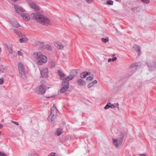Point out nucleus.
Masks as SVG:
<instances>
[{"mask_svg":"<svg viewBox=\"0 0 156 156\" xmlns=\"http://www.w3.org/2000/svg\"><path fill=\"white\" fill-rule=\"evenodd\" d=\"M78 16V17L79 18H80V17H79L78 16Z\"/></svg>","mask_w":156,"mask_h":156,"instance_id":"50","label":"nucleus"},{"mask_svg":"<svg viewBox=\"0 0 156 156\" xmlns=\"http://www.w3.org/2000/svg\"><path fill=\"white\" fill-rule=\"evenodd\" d=\"M11 122L12 123L15 124H16V125H19V124L18 122H16V121H14L13 120H11Z\"/></svg>","mask_w":156,"mask_h":156,"instance_id":"36","label":"nucleus"},{"mask_svg":"<svg viewBox=\"0 0 156 156\" xmlns=\"http://www.w3.org/2000/svg\"><path fill=\"white\" fill-rule=\"evenodd\" d=\"M18 68L20 73L22 77L24 78L25 76V72L24 66L22 63H19Z\"/></svg>","mask_w":156,"mask_h":156,"instance_id":"5","label":"nucleus"},{"mask_svg":"<svg viewBox=\"0 0 156 156\" xmlns=\"http://www.w3.org/2000/svg\"><path fill=\"white\" fill-rule=\"evenodd\" d=\"M91 73L90 72H84L81 73L80 75V77L82 78H85L87 76L90 75Z\"/></svg>","mask_w":156,"mask_h":156,"instance_id":"15","label":"nucleus"},{"mask_svg":"<svg viewBox=\"0 0 156 156\" xmlns=\"http://www.w3.org/2000/svg\"><path fill=\"white\" fill-rule=\"evenodd\" d=\"M74 78V76L72 75H70L69 76H68L65 79L67 80H69V81L70 80H72Z\"/></svg>","mask_w":156,"mask_h":156,"instance_id":"27","label":"nucleus"},{"mask_svg":"<svg viewBox=\"0 0 156 156\" xmlns=\"http://www.w3.org/2000/svg\"><path fill=\"white\" fill-rule=\"evenodd\" d=\"M21 16L23 19L26 21H28L30 19V16L28 14H27L23 13L21 14Z\"/></svg>","mask_w":156,"mask_h":156,"instance_id":"14","label":"nucleus"},{"mask_svg":"<svg viewBox=\"0 0 156 156\" xmlns=\"http://www.w3.org/2000/svg\"><path fill=\"white\" fill-rule=\"evenodd\" d=\"M124 137V133L120 132L119 137L117 139H113V144L117 147L120 146L122 145Z\"/></svg>","mask_w":156,"mask_h":156,"instance_id":"3","label":"nucleus"},{"mask_svg":"<svg viewBox=\"0 0 156 156\" xmlns=\"http://www.w3.org/2000/svg\"><path fill=\"white\" fill-rule=\"evenodd\" d=\"M131 10L134 12H137L139 11L140 8L138 7H135L132 8Z\"/></svg>","mask_w":156,"mask_h":156,"instance_id":"22","label":"nucleus"},{"mask_svg":"<svg viewBox=\"0 0 156 156\" xmlns=\"http://www.w3.org/2000/svg\"><path fill=\"white\" fill-rule=\"evenodd\" d=\"M14 32L16 34H17V35H20V31H18V30L17 29H15L14 30Z\"/></svg>","mask_w":156,"mask_h":156,"instance_id":"33","label":"nucleus"},{"mask_svg":"<svg viewBox=\"0 0 156 156\" xmlns=\"http://www.w3.org/2000/svg\"><path fill=\"white\" fill-rule=\"evenodd\" d=\"M28 156H37V154L34 153H30L29 154Z\"/></svg>","mask_w":156,"mask_h":156,"instance_id":"35","label":"nucleus"},{"mask_svg":"<svg viewBox=\"0 0 156 156\" xmlns=\"http://www.w3.org/2000/svg\"><path fill=\"white\" fill-rule=\"evenodd\" d=\"M40 72L43 77L47 78L48 77V69L47 68H44L41 69Z\"/></svg>","mask_w":156,"mask_h":156,"instance_id":"9","label":"nucleus"},{"mask_svg":"<svg viewBox=\"0 0 156 156\" xmlns=\"http://www.w3.org/2000/svg\"><path fill=\"white\" fill-rule=\"evenodd\" d=\"M63 80L62 84V88H69V80L65 79Z\"/></svg>","mask_w":156,"mask_h":156,"instance_id":"12","label":"nucleus"},{"mask_svg":"<svg viewBox=\"0 0 156 156\" xmlns=\"http://www.w3.org/2000/svg\"><path fill=\"white\" fill-rule=\"evenodd\" d=\"M55 95H53V96H51V97H46V98H55Z\"/></svg>","mask_w":156,"mask_h":156,"instance_id":"44","label":"nucleus"},{"mask_svg":"<svg viewBox=\"0 0 156 156\" xmlns=\"http://www.w3.org/2000/svg\"><path fill=\"white\" fill-rule=\"evenodd\" d=\"M77 83L79 85H83L86 84V83L85 81H83L82 79H80L77 80Z\"/></svg>","mask_w":156,"mask_h":156,"instance_id":"20","label":"nucleus"},{"mask_svg":"<svg viewBox=\"0 0 156 156\" xmlns=\"http://www.w3.org/2000/svg\"><path fill=\"white\" fill-rule=\"evenodd\" d=\"M141 63L140 62H136L131 64L129 66V70L131 71L130 75H131L138 67H141Z\"/></svg>","mask_w":156,"mask_h":156,"instance_id":"4","label":"nucleus"},{"mask_svg":"<svg viewBox=\"0 0 156 156\" xmlns=\"http://www.w3.org/2000/svg\"><path fill=\"white\" fill-rule=\"evenodd\" d=\"M69 88H61L60 91L61 93H66V94H68L69 92L71 90L69 89L68 90Z\"/></svg>","mask_w":156,"mask_h":156,"instance_id":"18","label":"nucleus"},{"mask_svg":"<svg viewBox=\"0 0 156 156\" xmlns=\"http://www.w3.org/2000/svg\"><path fill=\"white\" fill-rule=\"evenodd\" d=\"M85 1L88 3H90L93 0H85Z\"/></svg>","mask_w":156,"mask_h":156,"instance_id":"42","label":"nucleus"},{"mask_svg":"<svg viewBox=\"0 0 156 156\" xmlns=\"http://www.w3.org/2000/svg\"><path fill=\"white\" fill-rule=\"evenodd\" d=\"M116 59L117 58L116 57H115L113 58L112 59V61L113 62L116 60Z\"/></svg>","mask_w":156,"mask_h":156,"instance_id":"43","label":"nucleus"},{"mask_svg":"<svg viewBox=\"0 0 156 156\" xmlns=\"http://www.w3.org/2000/svg\"><path fill=\"white\" fill-rule=\"evenodd\" d=\"M55 108L52 107L51 109V113L50 115L49 116L48 118V119L49 121L51 120V121H54L55 119L56 116V114H54Z\"/></svg>","mask_w":156,"mask_h":156,"instance_id":"7","label":"nucleus"},{"mask_svg":"<svg viewBox=\"0 0 156 156\" xmlns=\"http://www.w3.org/2000/svg\"><path fill=\"white\" fill-rule=\"evenodd\" d=\"M62 129L61 128H59L57 129L56 132V134L58 136L60 135L62 133Z\"/></svg>","mask_w":156,"mask_h":156,"instance_id":"21","label":"nucleus"},{"mask_svg":"<svg viewBox=\"0 0 156 156\" xmlns=\"http://www.w3.org/2000/svg\"><path fill=\"white\" fill-rule=\"evenodd\" d=\"M141 1L144 3L148 4L150 2V0H140Z\"/></svg>","mask_w":156,"mask_h":156,"instance_id":"34","label":"nucleus"},{"mask_svg":"<svg viewBox=\"0 0 156 156\" xmlns=\"http://www.w3.org/2000/svg\"><path fill=\"white\" fill-rule=\"evenodd\" d=\"M101 41L103 43H105L108 41V37H107L106 38H102Z\"/></svg>","mask_w":156,"mask_h":156,"instance_id":"30","label":"nucleus"},{"mask_svg":"<svg viewBox=\"0 0 156 156\" xmlns=\"http://www.w3.org/2000/svg\"><path fill=\"white\" fill-rule=\"evenodd\" d=\"M31 17L32 19L35 20L38 22L42 25L47 26L50 23L49 19L40 13H33L31 14Z\"/></svg>","mask_w":156,"mask_h":156,"instance_id":"1","label":"nucleus"},{"mask_svg":"<svg viewBox=\"0 0 156 156\" xmlns=\"http://www.w3.org/2000/svg\"><path fill=\"white\" fill-rule=\"evenodd\" d=\"M33 56L35 58L37 64L39 65H41L43 63H45L47 61V57L42 55L41 52L34 53Z\"/></svg>","mask_w":156,"mask_h":156,"instance_id":"2","label":"nucleus"},{"mask_svg":"<svg viewBox=\"0 0 156 156\" xmlns=\"http://www.w3.org/2000/svg\"><path fill=\"white\" fill-rule=\"evenodd\" d=\"M97 82V80H94L93 82L89 83L88 85V88L90 87H91L93 86L95 83H96Z\"/></svg>","mask_w":156,"mask_h":156,"instance_id":"23","label":"nucleus"},{"mask_svg":"<svg viewBox=\"0 0 156 156\" xmlns=\"http://www.w3.org/2000/svg\"><path fill=\"white\" fill-rule=\"evenodd\" d=\"M34 91L37 94L43 95L45 93L46 90L45 88H34Z\"/></svg>","mask_w":156,"mask_h":156,"instance_id":"10","label":"nucleus"},{"mask_svg":"<svg viewBox=\"0 0 156 156\" xmlns=\"http://www.w3.org/2000/svg\"><path fill=\"white\" fill-rule=\"evenodd\" d=\"M56 63L52 61L51 63L50 68L51 69L54 68L55 66Z\"/></svg>","mask_w":156,"mask_h":156,"instance_id":"28","label":"nucleus"},{"mask_svg":"<svg viewBox=\"0 0 156 156\" xmlns=\"http://www.w3.org/2000/svg\"><path fill=\"white\" fill-rule=\"evenodd\" d=\"M30 7L36 11H40L41 8L37 6L35 3L31 2L30 3Z\"/></svg>","mask_w":156,"mask_h":156,"instance_id":"11","label":"nucleus"},{"mask_svg":"<svg viewBox=\"0 0 156 156\" xmlns=\"http://www.w3.org/2000/svg\"><path fill=\"white\" fill-rule=\"evenodd\" d=\"M58 74L60 76V78L61 80H64L65 79L66 76L63 73L62 70H58Z\"/></svg>","mask_w":156,"mask_h":156,"instance_id":"13","label":"nucleus"},{"mask_svg":"<svg viewBox=\"0 0 156 156\" xmlns=\"http://www.w3.org/2000/svg\"><path fill=\"white\" fill-rule=\"evenodd\" d=\"M3 127V125L1 124H0V129Z\"/></svg>","mask_w":156,"mask_h":156,"instance_id":"47","label":"nucleus"},{"mask_svg":"<svg viewBox=\"0 0 156 156\" xmlns=\"http://www.w3.org/2000/svg\"><path fill=\"white\" fill-rule=\"evenodd\" d=\"M133 48L135 51L138 52V55H140V47L137 45L135 44L133 46Z\"/></svg>","mask_w":156,"mask_h":156,"instance_id":"17","label":"nucleus"},{"mask_svg":"<svg viewBox=\"0 0 156 156\" xmlns=\"http://www.w3.org/2000/svg\"><path fill=\"white\" fill-rule=\"evenodd\" d=\"M27 40H28L27 38L26 37H25L20 38L19 40L20 42V43L25 42H26L27 41Z\"/></svg>","mask_w":156,"mask_h":156,"instance_id":"25","label":"nucleus"},{"mask_svg":"<svg viewBox=\"0 0 156 156\" xmlns=\"http://www.w3.org/2000/svg\"><path fill=\"white\" fill-rule=\"evenodd\" d=\"M56 153H51L48 155V156H56Z\"/></svg>","mask_w":156,"mask_h":156,"instance_id":"38","label":"nucleus"},{"mask_svg":"<svg viewBox=\"0 0 156 156\" xmlns=\"http://www.w3.org/2000/svg\"><path fill=\"white\" fill-rule=\"evenodd\" d=\"M139 156H147L145 154H141Z\"/></svg>","mask_w":156,"mask_h":156,"instance_id":"45","label":"nucleus"},{"mask_svg":"<svg viewBox=\"0 0 156 156\" xmlns=\"http://www.w3.org/2000/svg\"><path fill=\"white\" fill-rule=\"evenodd\" d=\"M48 49V50L50 51H51L52 50V47L49 46V45H47L46 47Z\"/></svg>","mask_w":156,"mask_h":156,"instance_id":"37","label":"nucleus"},{"mask_svg":"<svg viewBox=\"0 0 156 156\" xmlns=\"http://www.w3.org/2000/svg\"><path fill=\"white\" fill-rule=\"evenodd\" d=\"M117 104H118V106H117V107L118 108V109H119V104H118V103H117Z\"/></svg>","mask_w":156,"mask_h":156,"instance_id":"48","label":"nucleus"},{"mask_svg":"<svg viewBox=\"0 0 156 156\" xmlns=\"http://www.w3.org/2000/svg\"><path fill=\"white\" fill-rule=\"evenodd\" d=\"M94 77L93 76H90L88 77H87L86 79V80L87 82H88L89 81L93 79Z\"/></svg>","mask_w":156,"mask_h":156,"instance_id":"32","label":"nucleus"},{"mask_svg":"<svg viewBox=\"0 0 156 156\" xmlns=\"http://www.w3.org/2000/svg\"><path fill=\"white\" fill-rule=\"evenodd\" d=\"M107 4L112 5H113V2L112 0H108L107 1Z\"/></svg>","mask_w":156,"mask_h":156,"instance_id":"31","label":"nucleus"},{"mask_svg":"<svg viewBox=\"0 0 156 156\" xmlns=\"http://www.w3.org/2000/svg\"><path fill=\"white\" fill-rule=\"evenodd\" d=\"M0 156H7L5 153H2L0 151Z\"/></svg>","mask_w":156,"mask_h":156,"instance_id":"40","label":"nucleus"},{"mask_svg":"<svg viewBox=\"0 0 156 156\" xmlns=\"http://www.w3.org/2000/svg\"><path fill=\"white\" fill-rule=\"evenodd\" d=\"M147 64L149 70H152L153 69L156 68V63L153 60H150L147 62Z\"/></svg>","mask_w":156,"mask_h":156,"instance_id":"6","label":"nucleus"},{"mask_svg":"<svg viewBox=\"0 0 156 156\" xmlns=\"http://www.w3.org/2000/svg\"><path fill=\"white\" fill-rule=\"evenodd\" d=\"M4 82L3 80L2 79H0V84H2Z\"/></svg>","mask_w":156,"mask_h":156,"instance_id":"41","label":"nucleus"},{"mask_svg":"<svg viewBox=\"0 0 156 156\" xmlns=\"http://www.w3.org/2000/svg\"><path fill=\"white\" fill-rule=\"evenodd\" d=\"M116 1H117V2H119V0H115Z\"/></svg>","mask_w":156,"mask_h":156,"instance_id":"49","label":"nucleus"},{"mask_svg":"<svg viewBox=\"0 0 156 156\" xmlns=\"http://www.w3.org/2000/svg\"><path fill=\"white\" fill-rule=\"evenodd\" d=\"M17 54L19 56H21L23 55V53L20 51H19L17 52Z\"/></svg>","mask_w":156,"mask_h":156,"instance_id":"39","label":"nucleus"},{"mask_svg":"<svg viewBox=\"0 0 156 156\" xmlns=\"http://www.w3.org/2000/svg\"><path fill=\"white\" fill-rule=\"evenodd\" d=\"M57 48L59 49H63L64 48L63 46L60 43H58L57 44Z\"/></svg>","mask_w":156,"mask_h":156,"instance_id":"29","label":"nucleus"},{"mask_svg":"<svg viewBox=\"0 0 156 156\" xmlns=\"http://www.w3.org/2000/svg\"><path fill=\"white\" fill-rule=\"evenodd\" d=\"M115 106L113 104H112L110 102H108L107 104L104 107V109H107L109 108H115Z\"/></svg>","mask_w":156,"mask_h":156,"instance_id":"16","label":"nucleus"},{"mask_svg":"<svg viewBox=\"0 0 156 156\" xmlns=\"http://www.w3.org/2000/svg\"><path fill=\"white\" fill-rule=\"evenodd\" d=\"M14 7L16 12L21 15L25 11V10L22 7L17 4L14 5Z\"/></svg>","mask_w":156,"mask_h":156,"instance_id":"8","label":"nucleus"},{"mask_svg":"<svg viewBox=\"0 0 156 156\" xmlns=\"http://www.w3.org/2000/svg\"><path fill=\"white\" fill-rule=\"evenodd\" d=\"M111 61H112V59L111 58H109L108 60V62H110Z\"/></svg>","mask_w":156,"mask_h":156,"instance_id":"46","label":"nucleus"},{"mask_svg":"<svg viewBox=\"0 0 156 156\" xmlns=\"http://www.w3.org/2000/svg\"><path fill=\"white\" fill-rule=\"evenodd\" d=\"M41 84L40 85L39 88H49V87H47L46 85V83L44 80H41Z\"/></svg>","mask_w":156,"mask_h":156,"instance_id":"19","label":"nucleus"},{"mask_svg":"<svg viewBox=\"0 0 156 156\" xmlns=\"http://www.w3.org/2000/svg\"><path fill=\"white\" fill-rule=\"evenodd\" d=\"M7 48L9 53H12V49L11 46H7Z\"/></svg>","mask_w":156,"mask_h":156,"instance_id":"26","label":"nucleus"},{"mask_svg":"<svg viewBox=\"0 0 156 156\" xmlns=\"http://www.w3.org/2000/svg\"><path fill=\"white\" fill-rule=\"evenodd\" d=\"M12 25L15 27H18L20 26V24L16 21L13 22Z\"/></svg>","mask_w":156,"mask_h":156,"instance_id":"24","label":"nucleus"}]
</instances>
